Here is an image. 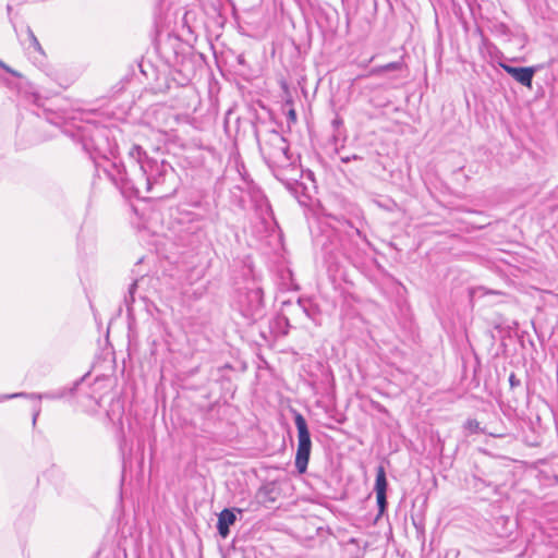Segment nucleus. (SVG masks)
<instances>
[{"mask_svg":"<svg viewBox=\"0 0 558 558\" xmlns=\"http://www.w3.org/2000/svg\"><path fill=\"white\" fill-rule=\"evenodd\" d=\"M290 117H292L293 119L295 118L294 110H291V111H290Z\"/></svg>","mask_w":558,"mask_h":558,"instance_id":"obj_19","label":"nucleus"},{"mask_svg":"<svg viewBox=\"0 0 558 558\" xmlns=\"http://www.w3.org/2000/svg\"><path fill=\"white\" fill-rule=\"evenodd\" d=\"M29 397L32 398H37V399H41L44 396L43 395H29Z\"/></svg>","mask_w":558,"mask_h":558,"instance_id":"obj_18","label":"nucleus"},{"mask_svg":"<svg viewBox=\"0 0 558 558\" xmlns=\"http://www.w3.org/2000/svg\"><path fill=\"white\" fill-rule=\"evenodd\" d=\"M247 296H248V299L251 301L250 308L252 311H256V310H258L262 306L263 292H262V290L259 288L252 289L248 292Z\"/></svg>","mask_w":558,"mask_h":558,"instance_id":"obj_8","label":"nucleus"},{"mask_svg":"<svg viewBox=\"0 0 558 558\" xmlns=\"http://www.w3.org/2000/svg\"><path fill=\"white\" fill-rule=\"evenodd\" d=\"M387 478H386V472L383 465H379L377 468L376 472V481H375V492L377 497V505L379 514H384L386 508H387Z\"/></svg>","mask_w":558,"mask_h":558,"instance_id":"obj_5","label":"nucleus"},{"mask_svg":"<svg viewBox=\"0 0 558 558\" xmlns=\"http://www.w3.org/2000/svg\"><path fill=\"white\" fill-rule=\"evenodd\" d=\"M468 425L471 429H474V430H477V428H478V422H476V421H469Z\"/></svg>","mask_w":558,"mask_h":558,"instance_id":"obj_14","label":"nucleus"},{"mask_svg":"<svg viewBox=\"0 0 558 558\" xmlns=\"http://www.w3.org/2000/svg\"><path fill=\"white\" fill-rule=\"evenodd\" d=\"M26 32H27L28 38H29L31 44L34 47V49L36 51H38L39 53L44 54V49L29 26H27Z\"/></svg>","mask_w":558,"mask_h":558,"instance_id":"obj_9","label":"nucleus"},{"mask_svg":"<svg viewBox=\"0 0 558 558\" xmlns=\"http://www.w3.org/2000/svg\"><path fill=\"white\" fill-rule=\"evenodd\" d=\"M294 423L298 429V450L295 454V468L298 472L302 474L307 469L312 441L306 421L301 413L295 412Z\"/></svg>","mask_w":558,"mask_h":558,"instance_id":"obj_3","label":"nucleus"},{"mask_svg":"<svg viewBox=\"0 0 558 558\" xmlns=\"http://www.w3.org/2000/svg\"><path fill=\"white\" fill-rule=\"evenodd\" d=\"M137 289V282L134 281L130 288H129V295L125 296V304L128 306V310H130V306L132 305V303L134 302V293Z\"/></svg>","mask_w":558,"mask_h":558,"instance_id":"obj_10","label":"nucleus"},{"mask_svg":"<svg viewBox=\"0 0 558 558\" xmlns=\"http://www.w3.org/2000/svg\"><path fill=\"white\" fill-rule=\"evenodd\" d=\"M0 66H1V68H3V69H4L5 71H8V72H12V71L10 70V68H8V66L5 65V63H3V62H1V61H0Z\"/></svg>","mask_w":558,"mask_h":558,"instance_id":"obj_17","label":"nucleus"},{"mask_svg":"<svg viewBox=\"0 0 558 558\" xmlns=\"http://www.w3.org/2000/svg\"><path fill=\"white\" fill-rule=\"evenodd\" d=\"M39 415V409L35 411L34 415H33V425L36 424V421H37V417Z\"/></svg>","mask_w":558,"mask_h":558,"instance_id":"obj_16","label":"nucleus"},{"mask_svg":"<svg viewBox=\"0 0 558 558\" xmlns=\"http://www.w3.org/2000/svg\"><path fill=\"white\" fill-rule=\"evenodd\" d=\"M28 395L25 392H19L8 396L7 398H19V397H27Z\"/></svg>","mask_w":558,"mask_h":558,"instance_id":"obj_15","label":"nucleus"},{"mask_svg":"<svg viewBox=\"0 0 558 558\" xmlns=\"http://www.w3.org/2000/svg\"><path fill=\"white\" fill-rule=\"evenodd\" d=\"M500 66L507 72L513 80L523 86L531 87L532 80L535 74V68H517L506 63H501Z\"/></svg>","mask_w":558,"mask_h":558,"instance_id":"obj_4","label":"nucleus"},{"mask_svg":"<svg viewBox=\"0 0 558 558\" xmlns=\"http://www.w3.org/2000/svg\"><path fill=\"white\" fill-rule=\"evenodd\" d=\"M373 408L375 410H377L378 412H383V413L387 412L386 408L378 402H373Z\"/></svg>","mask_w":558,"mask_h":558,"instance_id":"obj_11","label":"nucleus"},{"mask_svg":"<svg viewBox=\"0 0 558 558\" xmlns=\"http://www.w3.org/2000/svg\"><path fill=\"white\" fill-rule=\"evenodd\" d=\"M402 65H403L402 62L396 61V62L387 63L385 65L375 66L368 71V73L365 75V77L380 76V75H384L389 72L400 71L402 69Z\"/></svg>","mask_w":558,"mask_h":558,"instance_id":"obj_7","label":"nucleus"},{"mask_svg":"<svg viewBox=\"0 0 558 558\" xmlns=\"http://www.w3.org/2000/svg\"><path fill=\"white\" fill-rule=\"evenodd\" d=\"M259 150L269 165L284 166L289 162V145L286 138L277 131L267 132L258 138Z\"/></svg>","mask_w":558,"mask_h":558,"instance_id":"obj_2","label":"nucleus"},{"mask_svg":"<svg viewBox=\"0 0 558 558\" xmlns=\"http://www.w3.org/2000/svg\"><path fill=\"white\" fill-rule=\"evenodd\" d=\"M357 159H361V157H359L357 155H352V156L343 157L342 161L347 163L351 160H357Z\"/></svg>","mask_w":558,"mask_h":558,"instance_id":"obj_13","label":"nucleus"},{"mask_svg":"<svg viewBox=\"0 0 558 558\" xmlns=\"http://www.w3.org/2000/svg\"><path fill=\"white\" fill-rule=\"evenodd\" d=\"M236 520L235 513L230 509H223L218 515L217 529L221 537L226 538L230 533V525Z\"/></svg>","mask_w":558,"mask_h":558,"instance_id":"obj_6","label":"nucleus"},{"mask_svg":"<svg viewBox=\"0 0 558 558\" xmlns=\"http://www.w3.org/2000/svg\"><path fill=\"white\" fill-rule=\"evenodd\" d=\"M509 383L512 387L519 385V380L517 379V377L513 373L509 376Z\"/></svg>","mask_w":558,"mask_h":558,"instance_id":"obj_12","label":"nucleus"},{"mask_svg":"<svg viewBox=\"0 0 558 558\" xmlns=\"http://www.w3.org/2000/svg\"><path fill=\"white\" fill-rule=\"evenodd\" d=\"M129 156L134 160L137 167L138 177L133 180L128 177L124 178L126 182L131 183V187L136 192H141V187L144 186L146 191H150L154 183H158L162 175H166L167 171H172L169 165H158L157 161L149 159L146 151L140 145H133L130 148Z\"/></svg>","mask_w":558,"mask_h":558,"instance_id":"obj_1","label":"nucleus"}]
</instances>
